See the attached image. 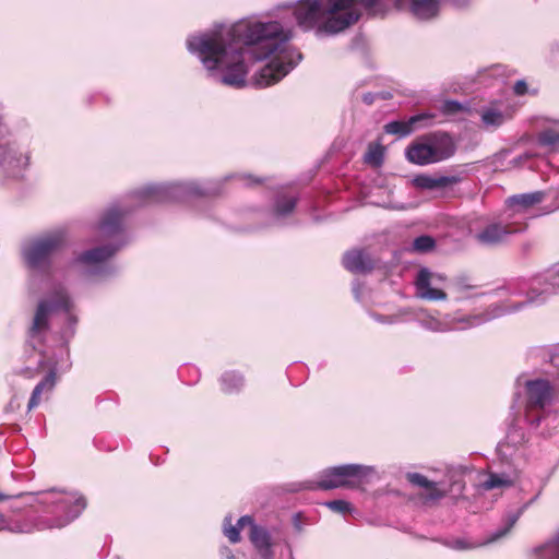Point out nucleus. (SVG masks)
I'll list each match as a JSON object with an SVG mask.
<instances>
[{"label": "nucleus", "instance_id": "obj_1", "mask_svg": "<svg viewBox=\"0 0 559 559\" xmlns=\"http://www.w3.org/2000/svg\"><path fill=\"white\" fill-rule=\"evenodd\" d=\"M289 38V33L276 21H239L228 28L190 39L188 47L199 53L209 70H223L224 84L236 87L243 86L246 82L245 53H251L257 59L275 55L259 73L257 83L265 87L277 83L295 67L292 59L287 60L285 49Z\"/></svg>", "mask_w": 559, "mask_h": 559}, {"label": "nucleus", "instance_id": "obj_4", "mask_svg": "<svg viewBox=\"0 0 559 559\" xmlns=\"http://www.w3.org/2000/svg\"><path fill=\"white\" fill-rule=\"evenodd\" d=\"M453 139L445 132H432L412 142L406 148V158L415 165H429L442 162L454 155Z\"/></svg>", "mask_w": 559, "mask_h": 559}, {"label": "nucleus", "instance_id": "obj_35", "mask_svg": "<svg viewBox=\"0 0 559 559\" xmlns=\"http://www.w3.org/2000/svg\"><path fill=\"white\" fill-rule=\"evenodd\" d=\"M513 91L515 95L522 96L527 92V84L523 80H519L515 82L513 86Z\"/></svg>", "mask_w": 559, "mask_h": 559}, {"label": "nucleus", "instance_id": "obj_29", "mask_svg": "<svg viewBox=\"0 0 559 559\" xmlns=\"http://www.w3.org/2000/svg\"><path fill=\"white\" fill-rule=\"evenodd\" d=\"M539 143L543 145H556L559 143V132L546 130L539 134Z\"/></svg>", "mask_w": 559, "mask_h": 559}, {"label": "nucleus", "instance_id": "obj_27", "mask_svg": "<svg viewBox=\"0 0 559 559\" xmlns=\"http://www.w3.org/2000/svg\"><path fill=\"white\" fill-rule=\"evenodd\" d=\"M436 246V241L431 236L423 235L414 239L413 241V250L416 252H428L432 250Z\"/></svg>", "mask_w": 559, "mask_h": 559}, {"label": "nucleus", "instance_id": "obj_16", "mask_svg": "<svg viewBox=\"0 0 559 559\" xmlns=\"http://www.w3.org/2000/svg\"><path fill=\"white\" fill-rule=\"evenodd\" d=\"M431 273L427 269L418 272L416 277V287L419 296L427 300H444L447 298L445 292L430 286Z\"/></svg>", "mask_w": 559, "mask_h": 559}, {"label": "nucleus", "instance_id": "obj_24", "mask_svg": "<svg viewBox=\"0 0 559 559\" xmlns=\"http://www.w3.org/2000/svg\"><path fill=\"white\" fill-rule=\"evenodd\" d=\"M297 199L295 197L281 195L275 202V213L278 216L290 214L296 207Z\"/></svg>", "mask_w": 559, "mask_h": 559}, {"label": "nucleus", "instance_id": "obj_7", "mask_svg": "<svg viewBox=\"0 0 559 559\" xmlns=\"http://www.w3.org/2000/svg\"><path fill=\"white\" fill-rule=\"evenodd\" d=\"M526 417L531 424L538 426L545 407L552 401L554 389L547 380L538 379L526 383Z\"/></svg>", "mask_w": 559, "mask_h": 559}, {"label": "nucleus", "instance_id": "obj_33", "mask_svg": "<svg viewBox=\"0 0 559 559\" xmlns=\"http://www.w3.org/2000/svg\"><path fill=\"white\" fill-rule=\"evenodd\" d=\"M225 536L229 539L230 543L233 544H236L238 542H240V531L239 528L235 525H229L228 527H225Z\"/></svg>", "mask_w": 559, "mask_h": 559}, {"label": "nucleus", "instance_id": "obj_2", "mask_svg": "<svg viewBox=\"0 0 559 559\" xmlns=\"http://www.w3.org/2000/svg\"><path fill=\"white\" fill-rule=\"evenodd\" d=\"M356 0H299L294 8L297 24L305 31L336 34L360 19Z\"/></svg>", "mask_w": 559, "mask_h": 559}, {"label": "nucleus", "instance_id": "obj_15", "mask_svg": "<svg viewBox=\"0 0 559 559\" xmlns=\"http://www.w3.org/2000/svg\"><path fill=\"white\" fill-rule=\"evenodd\" d=\"M546 194L543 191H535L531 193L515 194L509 197L506 200V204L509 209H512L515 213L525 212L535 205L542 203Z\"/></svg>", "mask_w": 559, "mask_h": 559}, {"label": "nucleus", "instance_id": "obj_17", "mask_svg": "<svg viewBox=\"0 0 559 559\" xmlns=\"http://www.w3.org/2000/svg\"><path fill=\"white\" fill-rule=\"evenodd\" d=\"M249 538L262 559H271L273 557L271 536L264 527L252 524Z\"/></svg>", "mask_w": 559, "mask_h": 559}, {"label": "nucleus", "instance_id": "obj_38", "mask_svg": "<svg viewBox=\"0 0 559 559\" xmlns=\"http://www.w3.org/2000/svg\"><path fill=\"white\" fill-rule=\"evenodd\" d=\"M379 0H356V3L359 2L367 11H372L378 3Z\"/></svg>", "mask_w": 559, "mask_h": 559}, {"label": "nucleus", "instance_id": "obj_36", "mask_svg": "<svg viewBox=\"0 0 559 559\" xmlns=\"http://www.w3.org/2000/svg\"><path fill=\"white\" fill-rule=\"evenodd\" d=\"M252 524H254L253 519L249 515H245L238 520L236 526L239 528V531H241L246 525H250L251 528Z\"/></svg>", "mask_w": 559, "mask_h": 559}, {"label": "nucleus", "instance_id": "obj_3", "mask_svg": "<svg viewBox=\"0 0 559 559\" xmlns=\"http://www.w3.org/2000/svg\"><path fill=\"white\" fill-rule=\"evenodd\" d=\"M39 502L47 504L51 513L39 523V528H62L74 521L86 509L87 502L83 495L72 491L49 490L44 492Z\"/></svg>", "mask_w": 559, "mask_h": 559}, {"label": "nucleus", "instance_id": "obj_23", "mask_svg": "<svg viewBox=\"0 0 559 559\" xmlns=\"http://www.w3.org/2000/svg\"><path fill=\"white\" fill-rule=\"evenodd\" d=\"M384 147L381 144H369L368 151L365 154V163L379 167L383 163Z\"/></svg>", "mask_w": 559, "mask_h": 559}, {"label": "nucleus", "instance_id": "obj_34", "mask_svg": "<svg viewBox=\"0 0 559 559\" xmlns=\"http://www.w3.org/2000/svg\"><path fill=\"white\" fill-rule=\"evenodd\" d=\"M518 519H519V514H512V515H510V516L508 518V520H507V524H506L504 528H503V530H501V531H499V532L496 534V538H498V537H502V536H504L506 534H508V533L512 530V527L514 526V524L516 523Z\"/></svg>", "mask_w": 559, "mask_h": 559}, {"label": "nucleus", "instance_id": "obj_25", "mask_svg": "<svg viewBox=\"0 0 559 559\" xmlns=\"http://www.w3.org/2000/svg\"><path fill=\"white\" fill-rule=\"evenodd\" d=\"M243 384V377L236 371L225 372L222 377V385L225 392H231Z\"/></svg>", "mask_w": 559, "mask_h": 559}, {"label": "nucleus", "instance_id": "obj_26", "mask_svg": "<svg viewBox=\"0 0 559 559\" xmlns=\"http://www.w3.org/2000/svg\"><path fill=\"white\" fill-rule=\"evenodd\" d=\"M512 480L506 476L490 473L488 478L484 481L483 487L486 490H492L500 487H511Z\"/></svg>", "mask_w": 559, "mask_h": 559}, {"label": "nucleus", "instance_id": "obj_19", "mask_svg": "<svg viewBox=\"0 0 559 559\" xmlns=\"http://www.w3.org/2000/svg\"><path fill=\"white\" fill-rule=\"evenodd\" d=\"M118 249L112 246L97 247L80 254L79 261L85 264H97L108 260Z\"/></svg>", "mask_w": 559, "mask_h": 559}, {"label": "nucleus", "instance_id": "obj_8", "mask_svg": "<svg viewBox=\"0 0 559 559\" xmlns=\"http://www.w3.org/2000/svg\"><path fill=\"white\" fill-rule=\"evenodd\" d=\"M69 297L63 288L55 292L53 300L43 299L38 302L33 323L29 328L31 336L39 335L49 329V317L57 309L68 310Z\"/></svg>", "mask_w": 559, "mask_h": 559}, {"label": "nucleus", "instance_id": "obj_40", "mask_svg": "<svg viewBox=\"0 0 559 559\" xmlns=\"http://www.w3.org/2000/svg\"><path fill=\"white\" fill-rule=\"evenodd\" d=\"M2 498H3V497L0 495V500H2Z\"/></svg>", "mask_w": 559, "mask_h": 559}, {"label": "nucleus", "instance_id": "obj_39", "mask_svg": "<svg viewBox=\"0 0 559 559\" xmlns=\"http://www.w3.org/2000/svg\"><path fill=\"white\" fill-rule=\"evenodd\" d=\"M364 100H365L366 103H368V104H371V102H372V99H371L370 95H366V96L364 97Z\"/></svg>", "mask_w": 559, "mask_h": 559}, {"label": "nucleus", "instance_id": "obj_6", "mask_svg": "<svg viewBox=\"0 0 559 559\" xmlns=\"http://www.w3.org/2000/svg\"><path fill=\"white\" fill-rule=\"evenodd\" d=\"M369 473L370 468L360 464L330 467L322 473L320 480L317 483V488L322 490L357 488L365 481Z\"/></svg>", "mask_w": 559, "mask_h": 559}, {"label": "nucleus", "instance_id": "obj_28", "mask_svg": "<svg viewBox=\"0 0 559 559\" xmlns=\"http://www.w3.org/2000/svg\"><path fill=\"white\" fill-rule=\"evenodd\" d=\"M484 123L490 126H500L503 122V116L500 111L495 109L485 110L481 115Z\"/></svg>", "mask_w": 559, "mask_h": 559}, {"label": "nucleus", "instance_id": "obj_30", "mask_svg": "<svg viewBox=\"0 0 559 559\" xmlns=\"http://www.w3.org/2000/svg\"><path fill=\"white\" fill-rule=\"evenodd\" d=\"M325 504L330 510L337 513H346L350 511V503L345 500H332Z\"/></svg>", "mask_w": 559, "mask_h": 559}, {"label": "nucleus", "instance_id": "obj_21", "mask_svg": "<svg viewBox=\"0 0 559 559\" xmlns=\"http://www.w3.org/2000/svg\"><path fill=\"white\" fill-rule=\"evenodd\" d=\"M55 385V376L53 373L47 374L33 390L31 399L28 401V409H33L34 407L38 406L41 401V393L44 391H49Z\"/></svg>", "mask_w": 559, "mask_h": 559}, {"label": "nucleus", "instance_id": "obj_5", "mask_svg": "<svg viewBox=\"0 0 559 559\" xmlns=\"http://www.w3.org/2000/svg\"><path fill=\"white\" fill-rule=\"evenodd\" d=\"M67 234L56 230L33 240L24 250V258L33 269L49 267L53 254L67 246Z\"/></svg>", "mask_w": 559, "mask_h": 559}, {"label": "nucleus", "instance_id": "obj_10", "mask_svg": "<svg viewBox=\"0 0 559 559\" xmlns=\"http://www.w3.org/2000/svg\"><path fill=\"white\" fill-rule=\"evenodd\" d=\"M405 477L412 486L424 490L418 497L425 504L437 502L447 496V491L439 488L436 481L429 480L420 473H407Z\"/></svg>", "mask_w": 559, "mask_h": 559}, {"label": "nucleus", "instance_id": "obj_13", "mask_svg": "<svg viewBox=\"0 0 559 559\" xmlns=\"http://www.w3.org/2000/svg\"><path fill=\"white\" fill-rule=\"evenodd\" d=\"M124 212L118 206L109 207L103 215L98 229L104 237H111L121 231Z\"/></svg>", "mask_w": 559, "mask_h": 559}, {"label": "nucleus", "instance_id": "obj_14", "mask_svg": "<svg viewBox=\"0 0 559 559\" xmlns=\"http://www.w3.org/2000/svg\"><path fill=\"white\" fill-rule=\"evenodd\" d=\"M433 116L428 114H419L412 116L409 119L403 121V120H395L386 123L384 126V130L386 133L390 134H397L399 136H406L411 134L413 131L417 129V126L426 120L432 119Z\"/></svg>", "mask_w": 559, "mask_h": 559}, {"label": "nucleus", "instance_id": "obj_22", "mask_svg": "<svg viewBox=\"0 0 559 559\" xmlns=\"http://www.w3.org/2000/svg\"><path fill=\"white\" fill-rule=\"evenodd\" d=\"M535 551L540 559H559V531L551 542L537 548Z\"/></svg>", "mask_w": 559, "mask_h": 559}, {"label": "nucleus", "instance_id": "obj_20", "mask_svg": "<svg viewBox=\"0 0 559 559\" xmlns=\"http://www.w3.org/2000/svg\"><path fill=\"white\" fill-rule=\"evenodd\" d=\"M175 190L176 187H147L143 189L140 194L147 203L166 202Z\"/></svg>", "mask_w": 559, "mask_h": 559}, {"label": "nucleus", "instance_id": "obj_37", "mask_svg": "<svg viewBox=\"0 0 559 559\" xmlns=\"http://www.w3.org/2000/svg\"><path fill=\"white\" fill-rule=\"evenodd\" d=\"M246 180V185L248 187H253V186H259V185H262L264 182V180L262 178H258V177H253V176H247L245 178Z\"/></svg>", "mask_w": 559, "mask_h": 559}, {"label": "nucleus", "instance_id": "obj_9", "mask_svg": "<svg viewBox=\"0 0 559 559\" xmlns=\"http://www.w3.org/2000/svg\"><path fill=\"white\" fill-rule=\"evenodd\" d=\"M526 225L510 223H491L476 235V239L484 245H496L501 242L507 236L525 229Z\"/></svg>", "mask_w": 559, "mask_h": 559}, {"label": "nucleus", "instance_id": "obj_18", "mask_svg": "<svg viewBox=\"0 0 559 559\" xmlns=\"http://www.w3.org/2000/svg\"><path fill=\"white\" fill-rule=\"evenodd\" d=\"M457 182L459 178L455 176L431 177L428 175H418L413 180L414 186L423 190L447 188Z\"/></svg>", "mask_w": 559, "mask_h": 559}, {"label": "nucleus", "instance_id": "obj_32", "mask_svg": "<svg viewBox=\"0 0 559 559\" xmlns=\"http://www.w3.org/2000/svg\"><path fill=\"white\" fill-rule=\"evenodd\" d=\"M463 110V106L456 100H445L442 105V111L447 115H454Z\"/></svg>", "mask_w": 559, "mask_h": 559}, {"label": "nucleus", "instance_id": "obj_11", "mask_svg": "<svg viewBox=\"0 0 559 559\" xmlns=\"http://www.w3.org/2000/svg\"><path fill=\"white\" fill-rule=\"evenodd\" d=\"M396 9H409L420 20H430L439 13L438 0H390Z\"/></svg>", "mask_w": 559, "mask_h": 559}, {"label": "nucleus", "instance_id": "obj_31", "mask_svg": "<svg viewBox=\"0 0 559 559\" xmlns=\"http://www.w3.org/2000/svg\"><path fill=\"white\" fill-rule=\"evenodd\" d=\"M444 545L449 548L455 549V550H467L472 549L473 545L466 542L463 538H456L452 540H447Z\"/></svg>", "mask_w": 559, "mask_h": 559}, {"label": "nucleus", "instance_id": "obj_12", "mask_svg": "<svg viewBox=\"0 0 559 559\" xmlns=\"http://www.w3.org/2000/svg\"><path fill=\"white\" fill-rule=\"evenodd\" d=\"M342 263L347 271L356 274L370 272L374 267L371 257L361 249H353L345 252Z\"/></svg>", "mask_w": 559, "mask_h": 559}]
</instances>
